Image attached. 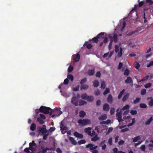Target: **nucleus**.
<instances>
[{"instance_id":"1","label":"nucleus","mask_w":153,"mask_h":153,"mask_svg":"<svg viewBox=\"0 0 153 153\" xmlns=\"http://www.w3.org/2000/svg\"><path fill=\"white\" fill-rule=\"evenodd\" d=\"M39 111L45 114H49L50 116H51L52 113V110L50 108L43 106L40 107Z\"/></svg>"},{"instance_id":"2","label":"nucleus","mask_w":153,"mask_h":153,"mask_svg":"<svg viewBox=\"0 0 153 153\" xmlns=\"http://www.w3.org/2000/svg\"><path fill=\"white\" fill-rule=\"evenodd\" d=\"M90 122V120L88 119H84L83 120L80 119L78 120L77 123L82 126H86Z\"/></svg>"},{"instance_id":"3","label":"nucleus","mask_w":153,"mask_h":153,"mask_svg":"<svg viewBox=\"0 0 153 153\" xmlns=\"http://www.w3.org/2000/svg\"><path fill=\"white\" fill-rule=\"evenodd\" d=\"M94 146V145L92 143H89L86 145V148H89V150L90 151H92V150L96 149L98 147V146Z\"/></svg>"},{"instance_id":"4","label":"nucleus","mask_w":153,"mask_h":153,"mask_svg":"<svg viewBox=\"0 0 153 153\" xmlns=\"http://www.w3.org/2000/svg\"><path fill=\"white\" fill-rule=\"evenodd\" d=\"M71 103L76 106H77L78 105L77 99L76 97H73L71 100Z\"/></svg>"},{"instance_id":"5","label":"nucleus","mask_w":153,"mask_h":153,"mask_svg":"<svg viewBox=\"0 0 153 153\" xmlns=\"http://www.w3.org/2000/svg\"><path fill=\"white\" fill-rule=\"evenodd\" d=\"M73 59L76 62H78L80 59V55L78 53H77L76 55L73 56Z\"/></svg>"},{"instance_id":"6","label":"nucleus","mask_w":153,"mask_h":153,"mask_svg":"<svg viewBox=\"0 0 153 153\" xmlns=\"http://www.w3.org/2000/svg\"><path fill=\"white\" fill-rule=\"evenodd\" d=\"M46 127L45 125H43L42 127L40 128V130H39V131H40V132L42 133V134L46 133L48 131V130L46 129Z\"/></svg>"},{"instance_id":"7","label":"nucleus","mask_w":153,"mask_h":153,"mask_svg":"<svg viewBox=\"0 0 153 153\" xmlns=\"http://www.w3.org/2000/svg\"><path fill=\"white\" fill-rule=\"evenodd\" d=\"M60 128L62 133L64 134L66 132L67 128L64 124L62 123L60 125Z\"/></svg>"},{"instance_id":"8","label":"nucleus","mask_w":153,"mask_h":153,"mask_svg":"<svg viewBox=\"0 0 153 153\" xmlns=\"http://www.w3.org/2000/svg\"><path fill=\"white\" fill-rule=\"evenodd\" d=\"M74 134L76 137L79 139L82 138L83 137V135L82 134H80L76 131L74 132Z\"/></svg>"},{"instance_id":"9","label":"nucleus","mask_w":153,"mask_h":153,"mask_svg":"<svg viewBox=\"0 0 153 153\" xmlns=\"http://www.w3.org/2000/svg\"><path fill=\"white\" fill-rule=\"evenodd\" d=\"M116 116L117 117L118 120L119 122H121V121H123V120L122 119V113L121 112H117L116 114Z\"/></svg>"},{"instance_id":"10","label":"nucleus","mask_w":153,"mask_h":153,"mask_svg":"<svg viewBox=\"0 0 153 153\" xmlns=\"http://www.w3.org/2000/svg\"><path fill=\"white\" fill-rule=\"evenodd\" d=\"M107 101L109 103L111 104L113 102V98L111 94H110L107 98Z\"/></svg>"},{"instance_id":"11","label":"nucleus","mask_w":153,"mask_h":153,"mask_svg":"<svg viewBox=\"0 0 153 153\" xmlns=\"http://www.w3.org/2000/svg\"><path fill=\"white\" fill-rule=\"evenodd\" d=\"M110 109L109 105L107 103L105 104L103 106V110L105 111H108Z\"/></svg>"},{"instance_id":"12","label":"nucleus","mask_w":153,"mask_h":153,"mask_svg":"<svg viewBox=\"0 0 153 153\" xmlns=\"http://www.w3.org/2000/svg\"><path fill=\"white\" fill-rule=\"evenodd\" d=\"M125 83L126 84L131 83H133V80L131 77L128 76L127 79L125 80Z\"/></svg>"},{"instance_id":"13","label":"nucleus","mask_w":153,"mask_h":153,"mask_svg":"<svg viewBox=\"0 0 153 153\" xmlns=\"http://www.w3.org/2000/svg\"><path fill=\"white\" fill-rule=\"evenodd\" d=\"M41 148H43V149L42 150L40 151L37 153H45L47 152V150H50L49 148H45V147H43V146H42Z\"/></svg>"},{"instance_id":"14","label":"nucleus","mask_w":153,"mask_h":153,"mask_svg":"<svg viewBox=\"0 0 153 153\" xmlns=\"http://www.w3.org/2000/svg\"><path fill=\"white\" fill-rule=\"evenodd\" d=\"M95 73L94 69L89 70L88 71V75L90 76L93 75Z\"/></svg>"},{"instance_id":"15","label":"nucleus","mask_w":153,"mask_h":153,"mask_svg":"<svg viewBox=\"0 0 153 153\" xmlns=\"http://www.w3.org/2000/svg\"><path fill=\"white\" fill-rule=\"evenodd\" d=\"M107 118V116L106 114H104L103 115H101L98 118L99 120H104L106 119Z\"/></svg>"},{"instance_id":"16","label":"nucleus","mask_w":153,"mask_h":153,"mask_svg":"<svg viewBox=\"0 0 153 153\" xmlns=\"http://www.w3.org/2000/svg\"><path fill=\"white\" fill-rule=\"evenodd\" d=\"M149 99H150V101L149 102V105L150 106H153V99L152 97H151L147 98V100Z\"/></svg>"},{"instance_id":"17","label":"nucleus","mask_w":153,"mask_h":153,"mask_svg":"<svg viewBox=\"0 0 153 153\" xmlns=\"http://www.w3.org/2000/svg\"><path fill=\"white\" fill-rule=\"evenodd\" d=\"M105 34L104 32H101L100 33L98 34L97 36V37L98 39L100 38L103 39L104 38V35Z\"/></svg>"},{"instance_id":"18","label":"nucleus","mask_w":153,"mask_h":153,"mask_svg":"<svg viewBox=\"0 0 153 153\" xmlns=\"http://www.w3.org/2000/svg\"><path fill=\"white\" fill-rule=\"evenodd\" d=\"M91 129V128L90 127L85 128L84 129V131L85 133H87L88 135H90Z\"/></svg>"},{"instance_id":"19","label":"nucleus","mask_w":153,"mask_h":153,"mask_svg":"<svg viewBox=\"0 0 153 153\" xmlns=\"http://www.w3.org/2000/svg\"><path fill=\"white\" fill-rule=\"evenodd\" d=\"M100 139L97 134H96L94 137L91 138V140L92 141L95 142L97 140H98Z\"/></svg>"},{"instance_id":"20","label":"nucleus","mask_w":153,"mask_h":153,"mask_svg":"<svg viewBox=\"0 0 153 153\" xmlns=\"http://www.w3.org/2000/svg\"><path fill=\"white\" fill-rule=\"evenodd\" d=\"M94 98L92 96H88L87 100L89 102H92L94 100Z\"/></svg>"},{"instance_id":"21","label":"nucleus","mask_w":153,"mask_h":153,"mask_svg":"<svg viewBox=\"0 0 153 153\" xmlns=\"http://www.w3.org/2000/svg\"><path fill=\"white\" fill-rule=\"evenodd\" d=\"M87 104V102L82 100H81L79 101V106L82 105Z\"/></svg>"},{"instance_id":"22","label":"nucleus","mask_w":153,"mask_h":153,"mask_svg":"<svg viewBox=\"0 0 153 153\" xmlns=\"http://www.w3.org/2000/svg\"><path fill=\"white\" fill-rule=\"evenodd\" d=\"M120 52H118L117 54V57L118 58L120 57L122 55L123 48L122 47H120Z\"/></svg>"},{"instance_id":"23","label":"nucleus","mask_w":153,"mask_h":153,"mask_svg":"<svg viewBox=\"0 0 153 153\" xmlns=\"http://www.w3.org/2000/svg\"><path fill=\"white\" fill-rule=\"evenodd\" d=\"M85 115V113L83 111H81L79 112V116L80 117H83Z\"/></svg>"},{"instance_id":"24","label":"nucleus","mask_w":153,"mask_h":153,"mask_svg":"<svg viewBox=\"0 0 153 153\" xmlns=\"http://www.w3.org/2000/svg\"><path fill=\"white\" fill-rule=\"evenodd\" d=\"M92 41L93 42L97 43L98 42V39L96 36V37L93 38L89 40V41Z\"/></svg>"},{"instance_id":"25","label":"nucleus","mask_w":153,"mask_h":153,"mask_svg":"<svg viewBox=\"0 0 153 153\" xmlns=\"http://www.w3.org/2000/svg\"><path fill=\"white\" fill-rule=\"evenodd\" d=\"M93 86L95 87H97L99 85V82L97 80H95L93 82Z\"/></svg>"},{"instance_id":"26","label":"nucleus","mask_w":153,"mask_h":153,"mask_svg":"<svg viewBox=\"0 0 153 153\" xmlns=\"http://www.w3.org/2000/svg\"><path fill=\"white\" fill-rule=\"evenodd\" d=\"M111 122V120H108L106 121H102L100 123L101 124H106L108 125Z\"/></svg>"},{"instance_id":"27","label":"nucleus","mask_w":153,"mask_h":153,"mask_svg":"<svg viewBox=\"0 0 153 153\" xmlns=\"http://www.w3.org/2000/svg\"><path fill=\"white\" fill-rule=\"evenodd\" d=\"M36 127V124L34 123H33L30 126V129L32 131H34Z\"/></svg>"},{"instance_id":"28","label":"nucleus","mask_w":153,"mask_h":153,"mask_svg":"<svg viewBox=\"0 0 153 153\" xmlns=\"http://www.w3.org/2000/svg\"><path fill=\"white\" fill-rule=\"evenodd\" d=\"M138 5L137 4L134 5V8L132 9V10L131 11L130 13L128 14L129 16H131L132 14V13L134 12V10H136V8L137 7H138Z\"/></svg>"},{"instance_id":"29","label":"nucleus","mask_w":153,"mask_h":153,"mask_svg":"<svg viewBox=\"0 0 153 153\" xmlns=\"http://www.w3.org/2000/svg\"><path fill=\"white\" fill-rule=\"evenodd\" d=\"M140 139V136H137L132 138L133 141L134 142H136Z\"/></svg>"},{"instance_id":"30","label":"nucleus","mask_w":153,"mask_h":153,"mask_svg":"<svg viewBox=\"0 0 153 153\" xmlns=\"http://www.w3.org/2000/svg\"><path fill=\"white\" fill-rule=\"evenodd\" d=\"M125 91V89H123L120 92V93L118 96V98L119 99H120L121 98V97H122V96L123 95V94H124Z\"/></svg>"},{"instance_id":"31","label":"nucleus","mask_w":153,"mask_h":153,"mask_svg":"<svg viewBox=\"0 0 153 153\" xmlns=\"http://www.w3.org/2000/svg\"><path fill=\"white\" fill-rule=\"evenodd\" d=\"M113 39L114 42L116 43L118 41V37L117 36L116 34L115 33L114 34L113 36Z\"/></svg>"},{"instance_id":"32","label":"nucleus","mask_w":153,"mask_h":153,"mask_svg":"<svg viewBox=\"0 0 153 153\" xmlns=\"http://www.w3.org/2000/svg\"><path fill=\"white\" fill-rule=\"evenodd\" d=\"M149 75L146 76L145 77H144L143 79H141L140 80H139V81H138V83L139 84V83H140V82H142L143 81H145V80H147V79H148V78H149Z\"/></svg>"},{"instance_id":"33","label":"nucleus","mask_w":153,"mask_h":153,"mask_svg":"<svg viewBox=\"0 0 153 153\" xmlns=\"http://www.w3.org/2000/svg\"><path fill=\"white\" fill-rule=\"evenodd\" d=\"M69 140L73 144H74V145H76V143L75 141L74 138L72 137H69Z\"/></svg>"},{"instance_id":"34","label":"nucleus","mask_w":153,"mask_h":153,"mask_svg":"<svg viewBox=\"0 0 153 153\" xmlns=\"http://www.w3.org/2000/svg\"><path fill=\"white\" fill-rule=\"evenodd\" d=\"M37 121L40 124H42L44 123V121L39 117L37 118Z\"/></svg>"},{"instance_id":"35","label":"nucleus","mask_w":153,"mask_h":153,"mask_svg":"<svg viewBox=\"0 0 153 153\" xmlns=\"http://www.w3.org/2000/svg\"><path fill=\"white\" fill-rule=\"evenodd\" d=\"M129 96V94H127L125 95L123 98V102L125 101L128 98Z\"/></svg>"},{"instance_id":"36","label":"nucleus","mask_w":153,"mask_h":153,"mask_svg":"<svg viewBox=\"0 0 153 153\" xmlns=\"http://www.w3.org/2000/svg\"><path fill=\"white\" fill-rule=\"evenodd\" d=\"M141 98L139 97H137L135 100H134L133 101V103L134 104H136L138 103L140 101Z\"/></svg>"},{"instance_id":"37","label":"nucleus","mask_w":153,"mask_h":153,"mask_svg":"<svg viewBox=\"0 0 153 153\" xmlns=\"http://www.w3.org/2000/svg\"><path fill=\"white\" fill-rule=\"evenodd\" d=\"M88 95L86 93H83L81 94V97L84 100H86L88 97Z\"/></svg>"},{"instance_id":"38","label":"nucleus","mask_w":153,"mask_h":153,"mask_svg":"<svg viewBox=\"0 0 153 153\" xmlns=\"http://www.w3.org/2000/svg\"><path fill=\"white\" fill-rule=\"evenodd\" d=\"M134 67L135 68L137 69H139V68H140V65L139 64V63L136 62H135L134 63Z\"/></svg>"},{"instance_id":"39","label":"nucleus","mask_w":153,"mask_h":153,"mask_svg":"<svg viewBox=\"0 0 153 153\" xmlns=\"http://www.w3.org/2000/svg\"><path fill=\"white\" fill-rule=\"evenodd\" d=\"M140 107L141 108H145L147 107V106L145 103H140Z\"/></svg>"},{"instance_id":"40","label":"nucleus","mask_w":153,"mask_h":153,"mask_svg":"<svg viewBox=\"0 0 153 153\" xmlns=\"http://www.w3.org/2000/svg\"><path fill=\"white\" fill-rule=\"evenodd\" d=\"M88 88V86L86 85H82L81 86V89L86 90Z\"/></svg>"},{"instance_id":"41","label":"nucleus","mask_w":153,"mask_h":153,"mask_svg":"<svg viewBox=\"0 0 153 153\" xmlns=\"http://www.w3.org/2000/svg\"><path fill=\"white\" fill-rule=\"evenodd\" d=\"M86 142L85 140H81L78 141V143L79 145H81L82 144H84L86 143Z\"/></svg>"},{"instance_id":"42","label":"nucleus","mask_w":153,"mask_h":153,"mask_svg":"<svg viewBox=\"0 0 153 153\" xmlns=\"http://www.w3.org/2000/svg\"><path fill=\"white\" fill-rule=\"evenodd\" d=\"M49 133H44L42 134V135H43V138L44 140H46L47 138V136L49 135Z\"/></svg>"},{"instance_id":"43","label":"nucleus","mask_w":153,"mask_h":153,"mask_svg":"<svg viewBox=\"0 0 153 153\" xmlns=\"http://www.w3.org/2000/svg\"><path fill=\"white\" fill-rule=\"evenodd\" d=\"M67 78L70 79L71 81H73L74 80V77L71 74H69L67 76Z\"/></svg>"},{"instance_id":"44","label":"nucleus","mask_w":153,"mask_h":153,"mask_svg":"<svg viewBox=\"0 0 153 153\" xmlns=\"http://www.w3.org/2000/svg\"><path fill=\"white\" fill-rule=\"evenodd\" d=\"M105 82L104 81H102L101 84V88L103 89L105 88Z\"/></svg>"},{"instance_id":"45","label":"nucleus","mask_w":153,"mask_h":153,"mask_svg":"<svg viewBox=\"0 0 153 153\" xmlns=\"http://www.w3.org/2000/svg\"><path fill=\"white\" fill-rule=\"evenodd\" d=\"M152 85V84L151 83L149 82L146 84L144 85V87L146 88H148L151 87Z\"/></svg>"},{"instance_id":"46","label":"nucleus","mask_w":153,"mask_h":153,"mask_svg":"<svg viewBox=\"0 0 153 153\" xmlns=\"http://www.w3.org/2000/svg\"><path fill=\"white\" fill-rule=\"evenodd\" d=\"M110 92V90L108 88H106L103 94L104 95H106Z\"/></svg>"},{"instance_id":"47","label":"nucleus","mask_w":153,"mask_h":153,"mask_svg":"<svg viewBox=\"0 0 153 153\" xmlns=\"http://www.w3.org/2000/svg\"><path fill=\"white\" fill-rule=\"evenodd\" d=\"M129 108V106L128 105H126L124 106L122 108V110H128Z\"/></svg>"},{"instance_id":"48","label":"nucleus","mask_w":153,"mask_h":153,"mask_svg":"<svg viewBox=\"0 0 153 153\" xmlns=\"http://www.w3.org/2000/svg\"><path fill=\"white\" fill-rule=\"evenodd\" d=\"M152 120V117H151L150 119L145 123V124L146 125L149 124L151 122Z\"/></svg>"},{"instance_id":"49","label":"nucleus","mask_w":153,"mask_h":153,"mask_svg":"<svg viewBox=\"0 0 153 153\" xmlns=\"http://www.w3.org/2000/svg\"><path fill=\"white\" fill-rule=\"evenodd\" d=\"M87 81V79L86 78H84V79H82L80 81V84H82L85 83Z\"/></svg>"},{"instance_id":"50","label":"nucleus","mask_w":153,"mask_h":153,"mask_svg":"<svg viewBox=\"0 0 153 153\" xmlns=\"http://www.w3.org/2000/svg\"><path fill=\"white\" fill-rule=\"evenodd\" d=\"M129 71L128 70L127 68H126L125 70V71H124V74L125 75H126V76H128L129 75Z\"/></svg>"},{"instance_id":"51","label":"nucleus","mask_w":153,"mask_h":153,"mask_svg":"<svg viewBox=\"0 0 153 153\" xmlns=\"http://www.w3.org/2000/svg\"><path fill=\"white\" fill-rule=\"evenodd\" d=\"M29 145L30 147L33 146H36V143H35L34 141H33L32 143H30L29 144Z\"/></svg>"},{"instance_id":"52","label":"nucleus","mask_w":153,"mask_h":153,"mask_svg":"<svg viewBox=\"0 0 153 153\" xmlns=\"http://www.w3.org/2000/svg\"><path fill=\"white\" fill-rule=\"evenodd\" d=\"M119 50V47L117 45H115V51L116 53H117Z\"/></svg>"},{"instance_id":"53","label":"nucleus","mask_w":153,"mask_h":153,"mask_svg":"<svg viewBox=\"0 0 153 153\" xmlns=\"http://www.w3.org/2000/svg\"><path fill=\"white\" fill-rule=\"evenodd\" d=\"M130 113L132 115H135L137 113V111L136 110H132L130 111Z\"/></svg>"},{"instance_id":"54","label":"nucleus","mask_w":153,"mask_h":153,"mask_svg":"<svg viewBox=\"0 0 153 153\" xmlns=\"http://www.w3.org/2000/svg\"><path fill=\"white\" fill-rule=\"evenodd\" d=\"M113 130V128L112 127H110L108 129V130L106 132V134L107 135L108 134H109L110 132L112 131Z\"/></svg>"},{"instance_id":"55","label":"nucleus","mask_w":153,"mask_h":153,"mask_svg":"<svg viewBox=\"0 0 153 153\" xmlns=\"http://www.w3.org/2000/svg\"><path fill=\"white\" fill-rule=\"evenodd\" d=\"M114 111H115L114 108H111V110H110V111L111 114L113 115V114H114Z\"/></svg>"},{"instance_id":"56","label":"nucleus","mask_w":153,"mask_h":153,"mask_svg":"<svg viewBox=\"0 0 153 153\" xmlns=\"http://www.w3.org/2000/svg\"><path fill=\"white\" fill-rule=\"evenodd\" d=\"M140 148L142 151H145L146 149L145 145H142L141 146Z\"/></svg>"},{"instance_id":"57","label":"nucleus","mask_w":153,"mask_h":153,"mask_svg":"<svg viewBox=\"0 0 153 153\" xmlns=\"http://www.w3.org/2000/svg\"><path fill=\"white\" fill-rule=\"evenodd\" d=\"M101 75V74L100 71L97 72L96 74V76L98 77H100Z\"/></svg>"},{"instance_id":"58","label":"nucleus","mask_w":153,"mask_h":153,"mask_svg":"<svg viewBox=\"0 0 153 153\" xmlns=\"http://www.w3.org/2000/svg\"><path fill=\"white\" fill-rule=\"evenodd\" d=\"M69 82V80L68 78H66L64 80V83L65 85H68Z\"/></svg>"},{"instance_id":"59","label":"nucleus","mask_w":153,"mask_h":153,"mask_svg":"<svg viewBox=\"0 0 153 153\" xmlns=\"http://www.w3.org/2000/svg\"><path fill=\"white\" fill-rule=\"evenodd\" d=\"M79 86L78 85L75 87L74 88L73 91H77L79 90Z\"/></svg>"},{"instance_id":"60","label":"nucleus","mask_w":153,"mask_h":153,"mask_svg":"<svg viewBox=\"0 0 153 153\" xmlns=\"http://www.w3.org/2000/svg\"><path fill=\"white\" fill-rule=\"evenodd\" d=\"M73 68L71 66H69L68 68V71L69 72H71L73 70Z\"/></svg>"},{"instance_id":"61","label":"nucleus","mask_w":153,"mask_h":153,"mask_svg":"<svg viewBox=\"0 0 153 153\" xmlns=\"http://www.w3.org/2000/svg\"><path fill=\"white\" fill-rule=\"evenodd\" d=\"M141 94L143 95H144L146 94V90L145 89H143L141 91Z\"/></svg>"},{"instance_id":"62","label":"nucleus","mask_w":153,"mask_h":153,"mask_svg":"<svg viewBox=\"0 0 153 153\" xmlns=\"http://www.w3.org/2000/svg\"><path fill=\"white\" fill-rule=\"evenodd\" d=\"M24 151L27 153H30V152L29 151V149L28 148H26L24 149Z\"/></svg>"},{"instance_id":"63","label":"nucleus","mask_w":153,"mask_h":153,"mask_svg":"<svg viewBox=\"0 0 153 153\" xmlns=\"http://www.w3.org/2000/svg\"><path fill=\"white\" fill-rule=\"evenodd\" d=\"M146 3H149L150 5L152 4H153V1L151 0H146Z\"/></svg>"},{"instance_id":"64","label":"nucleus","mask_w":153,"mask_h":153,"mask_svg":"<svg viewBox=\"0 0 153 153\" xmlns=\"http://www.w3.org/2000/svg\"><path fill=\"white\" fill-rule=\"evenodd\" d=\"M56 152L58 153H62V150L59 148H57L56 149Z\"/></svg>"}]
</instances>
